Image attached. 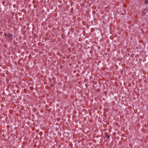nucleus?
I'll use <instances>...</instances> for the list:
<instances>
[{"mask_svg": "<svg viewBox=\"0 0 148 148\" xmlns=\"http://www.w3.org/2000/svg\"><path fill=\"white\" fill-rule=\"evenodd\" d=\"M106 137L108 138H110V136L109 135H107V136H106Z\"/></svg>", "mask_w": 148, "mask_h": 148, "instance_id": "4", "label": "nucleus"}, {"mask_svg": "<svg viewBox=\"0 0 148 148\" xmlns=\"http://www.w3.org/2000/svg\"><path fill=\"white\" fill-rule=\"evenodd\" d=\"M8 37L10 38V41L12 40L13 39V35L12 34L9 33L8 34Z\"/></svg>", "mask_w": 148, "mask_h": 148, "instance_id": "2", "label": "nucleus"}, {"mask_svg": "<svg viewBox=\"0 0 148 148\" xmlns=\"http://www.w3.org/2000/svg\"><path fill=\"white\" fill-rule=\"evenodd\" d=\"M5 36H6H6H7V34H5Z\"/></svg>", "mask_w": 148, "mask_h": 148, "instance_id": "5", "label": "nucleus"}, {"mask_svg": "<svg viewBox=\"0 0 148 148\" xmlns=\"http://www.w3.org/2000/svg\"><path fill=\"white\" fill-rule=\"evenodd\" d=\"M147 12V9H145L142 12V14L143 16H144L145 15L146 13Z\"/></svg>", "mask_w": 148, "mask_h": 148, "instance_id": "1", "label": "nucleus"}, {"mask_svg": "<svg viewBox=\"0 0 148 148\" xmlns=\"http://www.w3.org/2000/svg\"><path fill=\"white\" fill-rule=\"evenodd\" d=\"M145 3L146 4H148V0H145Z\"/></svg>", "mask_w": 148, "mask_h": 148, "instance_id": "3", "label": "nucleus"}]
</instances>
